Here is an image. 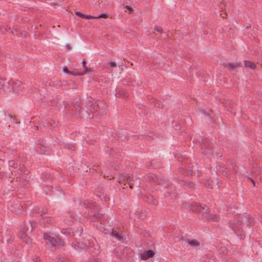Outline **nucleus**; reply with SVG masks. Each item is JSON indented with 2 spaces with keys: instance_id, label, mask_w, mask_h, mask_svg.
I'll return each mask as SVG.
<instances>
[{
  "instance_id": "f257e3e1",
  "label": "nucleus",
  "mask_w": 262,
  "mask_h": 262,
  "mask_svg": "<svg viewBox=\"0 0 262 262\" xmlns=\"http://www.w3.org/2000/svg\"><path fill=\"white\" fill-rule=\"evenodd\" d=\"M24 86L18 80H10L6 81L0 79V93L11 95L19 93Z\"/></svg>"
},
{
  "instance_id": "f03ea898",
  "label": "nucleus",
  "mask_w": 262,
  "mask_h": 262,
  "mask_svg": "<svg viewBox=\"0 0 262 262\" xmlns=\"http://www.w3.org/2000/svg\"><path fill=\"white\" fill-rule=\"evenodd\" d=\"M43 238L46 241V245L50 248L61 245V242L58 236L44 234Z\"/></svg>"
},
{
  "instance_id": "7ed1b4c3",
  "label": "nucleus",
  "mask_w": 262,
  "mask_h": 262,
  "mask_svg": "<svg viewBox=\"0 0 262 262\" xmlns=\"http://www.w3.org/2000/svg\"><path fill=\"white\" fill-rule=\"evenodd\" d=\"M193 210L202 213L206 219L212 220H216L217 219L216 215H213L212 214H208L209 209L205 205H196V208L194 209H193Z\"/></svg>"
},
{
  "instance_id": "20e7f679",
  "label": "nucleus",
  "mask_w": 262,
  "mask_h": 262,
  "mask_svg": "<svg viewBox=\"0 0 262 262\" xmlns=\"http://www.w3.org/2000/svg\"><path fill=\"white\" fill-rule=\"evenodd\" d=\"M100 102L97 101L95 102V103L92 102H88V106L90 107L89 111L96 115L100 114L101 112H103V109L102 108H100Z\"/></svg>"
},
{
  "instance_id": "39448f33",
  "label": "nucleus",
  "mask_w": 262,
  "mask_h": 262,
  "mask_svg": "<svg viewBox=\"0 0 262 262\" xmlns=\"http://www.w3.org/2000/svg\"><path fill=\"white\" fill-rule=\"evenodd\" d=\"M127 182L129 187L133 188L134 185L135 181L133 180V178L131 177L130 176H126L122 175L120 178L119 182L121 183H123L124 182Z\"/></svg>"
},
{
  "instance_id": "423d86ee",
  "label": "nucleus",
  "mask_w": 262,
  "mask_h": 262,
  "mask_svg": "<svg viewBox=\"0 0 262 262\" xmlns=\"http://www.w3.org/2000/svg\"><path fill=\"white\" fill-rule=\"evenodd\" d=\"M155 254V252L151 250L144 251L140 254V259L142 260H146L150 257H152Z\"/></svg>"
},
{
  "instance_id": "0eeeda50",
  "label": "nucleus",
  "mask_w": 262,
  "mask_h": 262,
  "mask_svg": "<svg viewBox=\"0 0 262 262\" xmlns=\"http://www.w3.org/2000/svg\"><path fill=\"white\" fill-rule=\"evenodd\" d=\"M241 65V62H236V63H228L226 64L227 68L230 71H233L234 69H237L238 67H240Z\"/></svg>"
},
{
  "instance_id": "6e6552de",
  "label": "nucleus",
  "mask_w": 262,
  "mask_h": 262,
  "mask_svg": "<svg viewBox=\"0 0 262 262\" xmlns=\"http://www.w3.org/2000/svg\"><path fill=\"white\" fill-rule=\"evenodd\" d=\"M244 66L245 68H249L252 70H254L256 68L255 64L250 61L245 60Z\"/></svg>"
},
{
  "instance_id": "1a4fd4ad",
  "label": "nucleus",
  "mask_w": 262,
  "mask_h": 262,
  "mask_svg": "<svg viewBox=\"0 0 262 262\" xmlns=\"http://www.w3.org/2000/svg\"><path fill=\"white\" fill-rule=\"evenodd\" d=\"M84 71L83 72L77 73V74H74V75L75 76H76V75H79V76L83 75L91 72V69H89L86 67H84Z\"/></svg>"
},
{
  "instance_id": "9d476101",
  "label": "nucleus",
  "mask_w": 262,
  "mask_h": 262,
  "mask_svg": "<svg viewBox=\"0 0 262 262\" xmlns=\"http://www.w3.org/2000/svg\"><path fill=\"white\" fill-rule=\"evenodd\" d=\"M188 243L192 247H197L199 245V242L195 240L189 241Z\"/></svg>"
},
{
  "instance_id": "9b49d317",
  "label": "nucleus",
  "mask_w": 262,
  "mask_h": 262,
  "mask_svg": "<svg viewBox=\"0 0 262 262\" xmlns=\"http://www.w3.org/2000/svg\"><path fill=\"white\" fill-rule=\"evenodd\" d=\"M115 95L117 97H123L127 96L125 93L124 95L123 94V91H119L118 92H116Z\"/></svg>"
},
{
  "instance_id": "f8f14e48",
  "label": "nucleus",
  "mask_w": 262,
  "mask_h": 262,
  "mask_svg": "<svg viewBox=\"0 0 262 262\" xmlns=\"http://www.w3.org/2000/svg\"><path fill=\"white\" fill-rule=\"evenodd\" d=\"M62 71L64 73H67V74H71V75H74V74H77V73H73L72 72H70L67 67H64L63 68H62Z\"/></svg>"
},
{
  "instance_id": "ddd939ff",
  "label": "nucleus",
  "mask_w": 262,
  "mask_h": 262,
  "mask_svg": "<svg viewBox=\"0 0 262 262\" xmlns=\"http://www.w3.org/2000/svg\"><path fill=\"white\" fill-rule=\"evenodd\" d=\"M108 17V14L107 13H102L100 15L96 16V18L98 19L99 18H107Z\"/></svg>"
},
{
  "instance_id": "4468645a",
  "label": "nucleus",
  "mask_w": 262,
  "mask_h": 262,
  "mask_svg": "<svg viewBox=\"0 0 262 262\" xmlns=\"http://www.w3.org/2000/svg\"><path fill=\"white\" fill-rule=\"evenodd\" d=\"M29 224L30 225V232H32L35 227V223L34 221H30Z\"/></svg>"
},
{
  "instance_id": "2eb2a0df",
  "label": "nucleus",
  "mask_w": 262,
  "mask_h": 262,
  "mask_svg": "<svg viewBox=\"0 0 262 262\" xmlns=\"http://www.w3.org/2000/svg\"><path fill=\"white\" fill-rule=\"evenodd\" d=\"M72 247L76 248H81V244L79 243H77V242H75V243H73L72 244Z\"/></svg>"
},
{
  "instance_id": "dca6fc26",
  "label": "nucleus",
  "mask_w": 262,
  "mask_h": 262,
  "mask_svg": "<svg viewBox=\"0 0 262 262\" xmlns=\"http://www.w3.org/2000/svg\"><path fill=\"white\" fill-rule=\"evenodd\" d=\"M112 235L118 240H121L122 237L118 233L112 232Z\"/></svg>"
},
{
  "instance_id": "f3484780",
  "label": "nucleus",
  "mask_w": 262,
  "mask_h": 262,
  "mask_svg": "<svg viewBox=\"0 0 262 262\" xmlns=\"http://www.w3.org/2000/svg\"><path fill=\"white\" fill-rule=\"evenodd\" d=\"M84 18H85L86 19H93V18H96V16H94L91 15H85L84 14Z\"/></svg>"
},
{
  "instance_id": "a211bd4d",
  "label": "nucleus",
  "mask_w": 262,
  "mask_h": 262,
  "mask_svg": "<svg viewBox=\"0 0 262 262\" xmlns=\"http://www.w3.org/2000/svg\"><path fill=\"white\" fill-rule=\"evenodd\" d=\"M154 29L155 30L159 32H162L163 30L162 28L161 27L159 26H156Z\"/></svg>"
},
{
  "instance_id": "6ab92c4d",
  "label": "nucleus",
  "mask_w": 262,
  "mask_h": 262,
  "mask_svg": "<svg viewBox=\"0 0 262 262\" xmlns=\"http://www.w3.org/2000/svg\"><path fill=\"white\" fill-rule=\"evenodd\" d=\"M75 14H76V15H77V16H80V17H83V18H84V14H83L81 13L80 12H78V11L76 12H75Z\"/></svg>"
},
{
  "instance_id": "aec40b11",
  "label": "nucleus",
  "mask_w": 262,
  "mask_h": 262,
  "mask_svg": "<svg viewBox=\"0 0 262 262\" xmlns=\"http://www.w3.org/2000/svg\"><path fill=\"white\" fill-rule=\"evenodd\" d=\"M82 231H83L82 228H80L79 229H78V230H77V232H77V234L78 235H79V236H80V235H81V234H82Z\"/></svg>"
},
{
  "instance_id": "412c9836",
  "label": "nucleus",
  "mask_w": 262,
  "mask_h": 262,
  "mask_svg": "<svg viewBox=\"0 0 262 262\" xmlns=\"http://www.w3.org/2000/svg\"><path fill=\"white\" fill-rule=\"evenodd\" d=\"M125 8H126V9L127 10H128L129 12H132V11H133V8H132L131 7L129 6H126L125 7Z\"/></svg>"
},
{
  "instance_id": "4be33fe9",
  "label": "nucleus",
  "mask_w": 262,
  "mask_h": 262,
  "mask_svg": "<svg viewBox=\"0 0 262 262\" xmlns=\"http://www.w3.org/2000/svg\"><path fill=\"white\" fill-rule=\"evenodd\" d=\"M109 64L112 67H115L116 66V63L115 62H111L109 63Z\"/></svg>"
},
{
  "instance_id": "5701e85b",
  "label": "nucleus",
  "mask_w": 262,
  "mask_h": 262,
  "mask_svg": "<svg viewBox=\"0 0 262 262\" xmlns=\"http://www.w3.org/2000/svg\"><path fill=\"white\" fill-rule=\"evenodd\" d=\"M89 262H99L98 259L96 258H93Z\"/></svg>"
},
{
  "instance_id": "b1692460",
  "label": "nucleus",
  "mask_w": 262,
  "mask_h": 262,
  "mask_svg": "<svg viewBox=\"0 0 262 262\" xmlns=\"http://www.w3.org/2000/svg\"><path fill=\"white\" fill-rule=\"evenodd\" d=\"M13 164H14V162H13V161H10V162H9V166H13Z\"/></svg>"
},
{
  "instance_id": "393cba45",
  "label": "nucleus",
  "mask_w": 262,
  "mask_h": 262,
  "mask_svg": "<svg viewBox=\"0 0 262 262\" xmlns=\"http://www.w3.org/2000/svg\"><path fill=\"white\" fill-rule=\"evenodd\" d=\"M82 65H83V67H84V68L86 67V66H85V64H86V62H85V61H83L82 62Z\"/></svg>"
},
{
  "instance_id": "a878e982",
  "label": "nucleus",
  "mask_w": 262,
  "mask_h": 262,
  "mask_svg": "<svg viewBox=\"0 0 262 262\" xmlns=\"http://www.w3.org/2000/svg\"><path fill=\"white\" fill-rule=\"evenodd\" d=\"M87 114H88V117H89V118H91V117H93V116H91V115H90V114L89 113H87Z\"/></svg>"
},
{
  "instance_id": "bb28decb",
  "label": "nucleus",
  "mask_w": 262,
  "mask_h": 262,
  "mask_svg": "<svg viewBox=\"0 0 262 262\" xmlns=\"http://www.w3.org/2000/svg\"><path fill=\"white\" fill-rule=\"evenodd\" d=\"M41 215L42 216V217H43V218H46V217H48V216H47V215H46L45 214H43V215L41 214Z\"/></svg>"
},
{
  "instance_id": "cd10ccee",
  "label": "nucleus",
  "mask_w": 262,
  "mask_h": 262,
  "mask_svg": "<svg viewBox=\"0 0 262 262\" xmlns=\"http://www.w3.org/2000/svg\"><path fill=\"white\" fill-rule=\"evenodd\" d=\"M26 237V235L25 234H23L21 236V238H25Z\"/></svg>"
},
{
  "instance_id": "c85d7f7f",
  "label": "nucleus",
  "mask_w": 262,
  "mask_h": 262,
  "mask_svg": "<svg viewBox=\"0 0 262 262\" xmlns=\"http://www.w3.org/2000/svg\"><path fill=\"white\" fill-rule=\"evenodd\" d=\"M29 238H27V239H26V243H29Z\"/></svg>"
},
{
  "instance_id": "c756f323",
  "label": "nucleus",
  "mask_w": 262,
  "mask_h": 262,
  "mask_svg": "<svg viewBox=\"0 0 262 262\" xmlns=\"http://www.w3.org/2000/svg\"><path fill=\"white\" fill-rule=\"evenodd\" d=\"M136 183H137H137H138L139 180H138V179H136Z\"/></svg>"
},
{
  "instance_id": "7c9ffc66",
  "label": "nucleus",
  "mask_w": 262,
  "mask_h": 262,
  "mask_svg": "<svg viewBox=\"0 0 262 262\" xmlns=\"http://www.w3.org/2000/svg\"><path fill=\"white\" fill-rule=\"evenodd\" d=\"M251 181H252V182L253 184L254 185L255 183H254V180L252 179V180H251Z\"/></svg>"
},
{
  "instance_id": "2f4dec72",
  "label": "nucleus",
  "mask_w": 262,
  "mask_h": 262,
  "mask_svg": "<svg viewBox=\"0 0 262 262\" xmlns=\"http://www.w3.org/2000/svg\"><path fill=\"white\" fill-rule=\"evenodd\" d=\"M27 230L29 231V228H27V229H26Z\"/></svg>"
}]
</instances>
